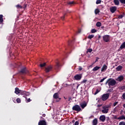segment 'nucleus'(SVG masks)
I'll use <instances>...</instances> for the list:
<instances>
[{
    "instance_id": "11",
    "label": "nucleus",
    "mask_w": 125,
    "mask_h": 125,
    "mask_svg": "<svg viewBox=\"0 0 125 125\" xmlns=\"http://www.w3.org/2000/svg\"><path fill=\"white\" fill-rule=\"evenodd\" d=\"M52 69V66L49 65L46 68L45 71L46 73H48V72H50V71Z\"/></svg>"
},
{
    "instance_id": "22",
    "label": "nucleus",
    "mask_w": 125,
    "mask_h": 125,
    "mask_svg": "<svg viewBox=\"0 0 125 125\" xmlns=\"http://www.w3.org/2000/svg\"><path fill=\"white\" fill-rule=\"evenodd\" d=\"M123 69V66L121 65H119L117 67H116L117 71H121Z\"/></svg>"
},
{
    "instance_id": "13",
    "label": "nucleus",
    "mask_w": 125,
    "mask_h": 125,
    "mask_svg": "<svg viewBox=\"0 0 125 125\" xmlns=\"http://www.w3.org/2000/svg\"><path fill=\"white\" fill-rule=\"evenodd\" d=\"M123 80H124V76H120L116 79V81H118V82H122V81Z\"/></svg>"
},
{
    "instance_id": "3",
    "label": "nucleus",
    "mask_w": 125,
    "mask_h": 125,
    "mask_svg": "<svg viewBox=\"0 0 125 125\" xmlns=\"http://www.w3.org/2000/svg\"><path fill=\"white\" fill-rule=\"evenodd\" d=\"M15 93H16V94H19V93H21V95H24V94H26L27 92H26V91H22L21 90H20L18 88H16Z\"/></svg>"
},
{
    "instance_id": "8",
    "label": "nucleus",
    "mask_w": 125,
    "mask_h": 125,
    "mask_svg": "<svg viewBox=\"0 0 125 125\" xmlns=\"http://www.w3.org/2000/svg\"><path fill=\"white\" fill-rule=\"evenodd\" d=\"M38 125H46V122L44 120H41L39 121Z\"/></svg>"
},
{
    "instance_id": "43",
    "label": "nucleus",
    "mask_w": 125,
    "mask_h": 125,
    "mask_svg": "<svg viewBox=\"0 0 125 125\" xmlns=\"http://www.w3.org/2000/svg\"><path fill=\"white\" fill-rule=\"evenodd\" d=\"M87 81V80H83V81H82V83H85Z\"/></svg>"
},
{
    "instance_id": "36",
    "label": "nucleus",
    "mask_w": 125,
    "mask_h": 125,
    "mask_svg": "<svg viewBox=\"0 0 125 125\" xmlns=\"http://www.w3.org/2000/svg\"><path fill=\"white\" fill-rule=\"evenodd\" d=\"M106 80V78H104L103 79H101L100 83H103L104 82V80Z\"/></svg>"
},
{
    "instance_id": "44",
    "label": "nucleus",
    "mask_w": 125,
    "mask_h": 125,
    "mask_svg": "<svg viewBox=\"0 0 125 125\" xmlns=\"http://www.w3.org/2000/svg\"><path fill=\"white\" fill-rule=\"evenodd\" d=\"M109 82H110V79H108L105 83V84H107V83H108V84H109Z\"/></svg>"
},
{
    "instance_id": "29",
    "label": "nucleus",
    "mask_w": 125,
    "mask_h": 125,
    "mask_svg": "<svg viewBox=\"0 0 125 125\" xmlns=\"http://www.w3.org/2000/svg\"><path fill=\"white\" fill-rule=\"evenodd\" d=\"M99 12H100V11H99V9H97L95 10V14H98V13H99Z\"/></svg>"
},
{
    "instance_id": "51",
    "label": "nucleus",
    "mask_w": 125,
    "mask_h": 125,
    "mask_svg": "<svg viewBox=\"0 0 125 125\" xmlns=\"http://www.w3.org/2000/svg\"><path fill=\"white\" fill-rule=\"evenodd\" d=\"M82 32V30H78V33L80 34V33H81Z\"/></svg>"
},
{
    "instance_id": "4",
    "label": "nucleus",
    "mask_w": 125,
    "mask_h": 125,
    "mask_svg": "<svg viewBox=\"0 0 125 125\" xmlns=\"http://www.w3.org/2000/svg\"><path fill=\"white\" fill-rule=\"evenodd\" d=\"M110 35H105L103 36V40L105 42H110Z\"/></svg>"
},
{
    "instance_id": "33",
    "label": "nucleus",
    "mask_w": 125,
    "mask_h": 125,
    "mask_svg": "<svg viewBox=\"0 0 125 125\" xmlns=\"http://www.w3.org/2000/svg\"><path fill=\"white\" fill-rule=\"evenodd\" d=\"M17 103H21V100L20 99V98L17 99Z\"/></svg>"
},
{
    "instance_id": "25",
    "label": "nucleus",
    "mask_w": 125,
    "mask_h": 125,
    "mask_svg": "<svg viewBox=\"0 0 125 125\" xmlns=\"http://www.w3.org/2000/svg\"><path fill=\"white\" fill-rule=\"evenodd\" d=\"M21 72L22 74H26V68H24L23 69H21Z\"/></svg>"
},
{
    "instance_id": "17",
    "label": "nucleus",
    "mask_w": 125,
    "mask_h": 125,
    "mask_svg": "<svg viewBox=\"0 0 125 125\" xmlns=\"http://www.w3.org/2000/svg\"><path fill=\"white\" fill-rule=\"evenodd\" d=\"M81 107L82 108V109H84L85 107H86V103H84L83 104H80Z\"/></svg>"
},
{
    "instance_id": "52",
    "label": "nucleus",
    "mask_w": 125,
    "mask_h": 125,
    "mask_svg": "<svg viewBox=\"0 0 125 125\" xmlns=\"http://www.w3.org/2000/svg\"><path fill=\"white\" fill-rule=\"evenodd\" d=\"M42 116H43V117H45V114H42Z\"/></svg>"
},
{
    "instance_id": "12",
    "label": "nucleus",
    "mask_w": 125,
    "mask_h": 125,
    "mask_svg": "<svg viewBox=\"0 0 125 125\" xmlns=\"http://www.w3.org/2000/svg\"><path fill=\"white\" fill-rule=\"evenodd\" d=\"M107 68H108V66L106 65H104L102 68L101 71L102 72H105L107 70Z\"/></svg>"
},
{
    "instance_id": "46",
    "label": "nucleus",
    "mask_w": 125,
    "mask_h": 125,
    "mask_svg": "<svg viewBox=\"0 0 125 125\" xmlns=\"http://www.w3.org/2000/svg\"><path fill=\"white\" fill-rule=\"evenodd\" d=\"M74 125H79V122L76 121V122L75 123Z\"/></svg>"
},
{
    "instance_id": "30",
    "label": "nucleus",
    "mask_w": 125,
    "mask_h": 125,
    "mask_svg": "<svg viewBox=\"0 0 125 125\" xmlns=\"http://www.w3.org/2000/svg\"><path fill=\"white\" fill-rule=\"evenodd\" d=\"M96 4H99L101 3V0H97L96 2Z\"/></svg>"
},
{
    "instance_id": "15",
    "label": "nucleus",
    "mask_w": 125,
    "mask_h": 125,
    "mask_svg": "<svg viewBox=\"0 0 125 125\" xmlns=\"http://www.w3.org/2000/svg\"><path fill=\"white\" fill-rule=\"evenodd\" d=\"M118 107H119V106H117L114 108L113 110L112 111V113H113V114H116V113H117V112H118L119 110Z\"/></svg>"
},
{
    "instance_id": "48",
    "label": "nucleus",
    "mask_w": 125,
    "mask_h": 125,
    "mask_svg": "<svg viewBox=\"0 0 125 125\" xmlns=\"http://www.w3.org/2000/svg\"><path fill=\"white\" fill-rule=\"evenodd\" d=\"M123 97L124 99L125 100V93L123 94Z\"/></svg>"
},
{
    "instance_id": "38",
    "label": "nucleus",
    "mask_w": 125,
    "mask_h": 125,
    "mask_svg": "<svg viewBox=\"0 0 125 125\" xmlns=\"http://www.w3.org/2000/svg\"><path fill=\"white\" fill-rule=\"evenodd\" d=\"M16 7H17V8H22V6H21V5H17V6H16Z\"/></svg>"
},
{
    "instance_id": "45",
    "label": "nucleus",
    "mask_w": 125,
    "mask_h": 125,
    "mask_svg": "<svg viewBox=\"0 0 125 125\" xmlns=\"http://www.w3.org/2000/svg\"><path fill=\"white\" fill-rule=\"evenodd\" d=\"M82 70H83V67H81V66H79V71H82Z\"/></svg>"
},
{
    "instance_id": "34",
    "label": "nucleus",
    "mask_w": 125,
    "mask_h": 125,
    "mask_svg": "<svg viewBox=\"0 0 125 125\" xmlns=\"http://www.w3.org/2000/svg\"><path fill=\"white\" fill-rule=\"evenodd\" d=\"M46 64V63L41 64H40V67H44V66H45Z\"/></svg>"
},
{
    "instance_id": "32",
    "label": "nucleus",
    "mask_w": 125,
    "mask_h": 125,
    "mask_svg": "<svg viewBox=\"0 0 125 125\" xmlns=\"http://www.w3.org/2000/svg\"><path fill=\"white\" fill-rule=\"evenodd\" d=\"M119 1H120V2L123 4H125V0H119Z\"/></svg>"
},
{
    "instance_id": "19",
    "label": "nucleus",
    "mask_w": 125,
    "mask_h": 125,
    "mask_svg": "<svg viewBox=\"0 0 125 125\" xmlns=\"http://www.w3.org/2000/svg\"><path fill=\"white\" fill-rule=\"evenodd\" d=\"M53 97L54 98H55V99H57V98H58L59 97V95L58 94V93H56L54 94L53 95Z\"/></svg>"
},
{
    "instance_id": "28",
    "label": "nucleus",
    "mask_w": 125,
    "mask_h": 125,
    "mask_svg": "<svg viewBox=\"0 0 125 125\" xmlns=\"http://www.w3.org/2000/svg\"><path fill=\"white\" fill-rule=\"evenodd\" d=\"M92 52V49L90 48V49H87L86 53H88V52L90 53Z\"/></svg>"
},
{
    "instance_id": "41",
    "label": "nucleus",
    "mask_w": 125,
    "mask_h": 125,
    "mask_svg": "<svg viewBox=\"0 0 125 125\" xmlns=\"http://www.w3.org/2000/svg\"><path fill=\"white\" fill-rule=\"evenodd\" d=\"M68 4H74V1H70L68 2Z\"/></svg>"
},
{
    "instance_id": "1",
    "label": "nucleus",
    "mask_w": 125,
    "mask_h": 125,
    "mask_svg": "<svg viewBox=\"0 0 125 125\" xmlns=\"http://www.w3.org/2000/svg\"><path fill=\"white\" fill-rule=\"evenodd\" d=\"M109 108H110V105H104L103 106V109L101 110L103 114H107L109 111Z\"/></svg>"
},
{
    "instance_id": "50",
    "label": "nucleus",
    "mask_w": 125,
    "mask_h": 125,
    "mask_svg": "<svg viewBox=\"0 0 125 125\" xmlns=\"http://www.w3.org/2000/svg\"><path fill=\"white\" fill-rule=\"evenodd\" d=\"M79 86H80V84H78L77 85V86L76 87L77 89H78V88H79Z\"/></svg>"
},
{
    "instance_id": "20",
    "label": "nucleus",
    "mask_w": 125,
    "mask_h": 125,
    "mask_svg": "<svg viewBox=\"0 0 125 125\" xmlns=\"http://www.w3.org/2000/svg\"><path fill=\"white\" fill-rule=\"evenodd\" d=\"M117 120H125V117L124 115H122L121 116H120L119 117L117 118Z\"/></svg>"
},
{
    "instance_id": "24",
    "label": "nucleus",
    "mask_w": 125,
    "mask_h": 125,
    "mask_svg": "<svg viewBox=\"0 0 125 125\" xmlns=\"http://www.w3.org/2000/svg\"><path fill=\"white\" fill-rule=\"evenodd\" d=\"M96 26L97 27H101V22L98 21L96 23Z\"/></svg>"
},
{
    "instance_id": "37",
    "label": "nucleus",
    "mask_w": 125,
    "mask_h": 125,
    "mask_svg": "<svg viewBox=\"0 0 125 125\" xmlns=\"http://www.w3.org/2000/svg\"><path fill=\"white\" fill-rule=\"evenodd\" d=\"M124 15H121L120 16H119L118 18H119L120 19H122V18H123V17H124Z\"/></svg>"
},
{
    "instance_id": "2",
    "label": "nucleus",
    "mask_w": 125,
    "mask_h": 125,
    "mask_svg": "<svg viewBox=\"0 0 125 125\" xmlns=\"http://www.w3.org/2000/svg\"><path fill=\"white\" fill-rule=\"evenodd\" d=\"M72 110L73 111H76V112H82L83 110L81 108V106L78 104H76L72 107Z\"/></svg>"
},
{
    "instance_id": "26",
    "label": "nucleus",
    "mask_w": 125,
    "mask_h": 125,
    "mask_svg": "<svg viewBox=\"0 0 125 125\" xmlns=\"http://www.w3.org/2000/svg\"><path fill=\"white\" fill-rule=\"evenodd\" d=\"M94 35H90L88 36V38L89 39V40H91L92 38H94Z\"/></svg>"
},
{
    "instance_id": "18",
    "label": "nucleus",
    "mask_w": 125,
    "mask_h": 125,
    "mask_svg": "<svg viewBox=\"0 0 125 125\" xmlns=\"http://www.w3.org/2000/svg\"><path fill=\"white\" fill-rule=\"evenodd\" d=\"M124 48H125V42L121 44L120 47V49H124Z\"/></svg>"
},
{
    "instance_id": "14",
    "label": "nucleus",
    "mask_w": 125,
    "mask_h": 125,
    "mask_svg": "<svg viewBox=\"0 0 125 125\" xmlns=\"http://www.w3.org/2000/svg\"><path fill=\"white\" fill-rule=\"evenodd\" d=\"M100 69V67L96 66L92 69L93 72H96V71H98Z\"/></svg>"
},
{
    "instance_id": "16",
    "label": "nucleus",
    "mask_w": 125,
    "mask_h": 125,
    "mask_svg": "<svg viewBox=\"0 0 125 125\" xmlns=\"http://www.w3.org/2000/svg\"><path fill=\"white\" fill-rule=\"evenodd\" d=\"M97 123H98V121L97 120V119L95 118L93 120V125H97Z\"/></svg>"
},
{
    "instance_id": "10",
    "label": "nucleus",
    "mask_w": 125,
    "mask_h": 125,
    "mask_svg": "<svg viewBox=\"0 0 125 125\" xmlns=\"http://www.w3.org/2000/svg\"><path fill=\"white\" fill-rule=\"evenodd\" d=\"M100 121H101V122H104L106 120V117L105 116V115H101L100 117Z\"/></svg>"
},
{
    "instance_id": "35",
    "label": "nucleus",
    "mask_w": 125,
    "mask_h": 125,
    "mask_svg": "<svg viewBox=\"0 0 125 125\" xmlns=\"http://www.w3.org/2000/svg\"><path fill=\"white\" fill-rule=\"evenodd\" d=\"M119 125H125V122H121L119 123Z\"/></svg>"
},
{
    "instance_id": "23",
    "label": "nucleus",
    "mask_w": 125,
    "mask_h": 125,
    "mask_svg": "<svg viewBox=\"0 0 125 125\" xmlns=\"http://www.w3.org/2000/svg\"><path fill=\"white\" fill-rule=\"evenodd\" d=\"M2 15H0V23H2L3 21V19H2Z\"/></svg>"
},
{
    "instance_id": "40",
    "label": "nucleus",
    "mask_w": 125,
    "mask_h": 125,
    "mask_svg": "<svg viewBox=\"0 0 125 125\" xmlns=\"http://www.w3.org/2000/svg\"><path fill=\"white\" fill-rule=\"evenodd\" d=\"M26 99V102L28 103V102H30L31 101V99L28 98V99Z\"/></svg>"
},
{
    "instance_id": "7",
    "label": "nucleus",
    "mask_w": 125,
    "mask_h": 125,
    "mask_svg": "<svg viewBox=\"0 0 125 125\" xmlns=\"http://www.w3.org/2000/svg\"><path fill=\"white\" fill-rule=\"evenodd\" d=\"M82 77L83 76H82V74H77L74 76V79L76 81H80V80H81Z\"/></svg>"
},
{
    "instance_id": "5",
    "label": "nucleus",
    "mask_w": 125,
    "mask_h": 125,
    "mask_svg": "<svg viewBox=\"0 0 125 125\" xmlns=\"http://www.w3.org/2000/svg\"><path fill=\"white\" fill-rule=\"evenodd\" d=\"M109 96H110V94L109 93L103 94L102 96V100H103V101H106V100L109 98Z\"/></svg>"
},
{
    "instance_id": "6",
    "label": "nucleus",
    "mask_w": 125,
    "mask_h": 125,
    "mask_svg": "<svg viewBox=\"0 0 125 125\" xmlns=\"http://www.w3.org/2000/svg\"><path fill=\"white\" fill-rule=\"evenodd\" d=\"M117 82L115 81V80H111L109 79V82H108V85L109 86H113L116 84Z\"/></svg>"
},
{
    "instance_id": "39",
    "label": "nucleus",
    "mask_w": 125,
    "mask_h": 125,
    "mask_svg": "<svg viewBox=\"0 0 125 125\" xmlns=\"http://www.w3.org/2000/svg\"><path fill=\"white\" fill-rule=\"evenodd\" d=\"M119 103L118 102H115L114 104H113V106H114V107H115V106H116V105H118V104Z\"/></svg>"
},
{
    "instance_id": "53",
    "label": "nucleus",
    "mask_w": 125,
    "mask_h": 125,
    "mask_svg": "<svg viewBox=\"0 0 125 125\" xmlns=\"http://www.w3.org/2000/svg\"><path fill=\"white\" fill-rule=\"evenodd\" d=\"M64 99H66V98L64 97Z\"/></svg>"
},
{
    "instance_id": "42",
    "label": "nucleus",
    "mask_w": 125,
    "mask_h": 125,
    "mask_svg": "<svg viewBox=\"0 0 125 125\" xmlns=\"http://www.w3.org/2000/svg\"><path fill=\"white\" fill-rule=\"evenodd\" d=\"M112 91H113V89H110L107 91V92H112Z\"/></svg>"
},
{
    "instance_id": "47",
    "label": "nucleus",
    "mask_w": 125,
    "mask_h": 125,
    "mask_svg": "<svg viewBox=\"0 0 125 125\" xmlns=\"http://www.w3.org/2000/svg\"><path fill=\"white\" fill-rule=\"evenodd\" d=\"M64 19H65V16H63L61 17L62 20H64Z\"/></svg>"
},
{
    "instance_id": "49",
    "label": "nucleus",
    "mask_w": 125,
    "mask_h": 125,
    "mask_svg": "<svg viewBox=\"0 0 125 125\" xmlns=\"http://www.w3.org/2000/svg\"><path fill=\"white\" fill-rule=\"evenodd\" d=\"M56 66L57 67H59V63L57 62Z\"/></svg>"
},
{
    "instance_id": "9",
    "label": "nucleus",
    "mask_w": 125,
    "mask_h": 125,
    "mask_svg": "<svg viewBox=\"0 0 125 125\" xmlns=\"http://www.w3.org/2000/svg\"><path fill=\"white\" fill-rule=\"evenodd\" d=\"M110 10L111 13H114V12L117 10V7L116 6L111 7L110 8Z\"/></svg>"
},
{
    "instance_id": "31",
    "label": "nucleus",
    "mask_w": 125,
    "mask_h": 125,
    "mask_svg": "<svg viewBox=\"0 0 125 125\" xmlns=\"http://www.w3.org/2000/svg\"><path fill=\"white\" fill-rule=\"evenodd\" d=\"M99 92H100V90H98V89H97L96 92H95L94 95H96V94H97V93Z\"/></svg>"
},
{
    "instance_id": "21",
    "label": "nucleus",
    "mask_w": 125,
    "mask_h": 125,
    "mask_svg": "<svg viewBox=\"0 0 125 125\" xmlns=\"http://www.w3.org/2000/svg\"><path fill=\"white\" fill-rule=\"evenodd\" d=\"M113 1L115 5H119V4H120V2L119 1V0H114Z\"/></svg>"
},
{
    "instance_id": "27",
    "label": "nucleus",
    "mask_w": 125,
    "mask_h": 125,
    "mask_svg": "<svg viewBox=\"0 0 125 125\" xmlns=\"http://www.w3.org/2000/svg\"><path fill=\"white\" fill-rule=\"evenodd\" d=\"M91 32L92 34H93L94 33H96L97 32V31L95 29H93L91 30Z\"/></svg>"
}]
</instances>
